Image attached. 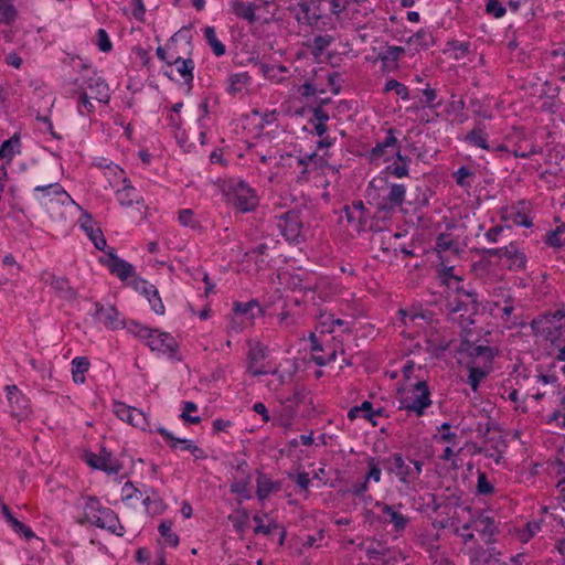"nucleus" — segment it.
<instances>
[{"mask_svg":"<svg viewBox=\"0 0 565 565\" xmlns=\"http://www.w3.org/2000/svg\"><path fill=\"white\" fill-rule=\"evenodd\" d=\"M226 203L241 213H247L258 206L256 191L245 181L236 178L224 180L221 186Z\"/></svg>","mask_w":565,"mask_h":565,"instance_id":"nucleus-1","label":"nucleus"},{"mask_svg":"<svg viewBox=\"0 0 565 565\" xmlns=\"http://www.w3.org/2000/svg\"><path fill=\"white\" fill-rule=\"evenodd\" d=\"M382 466L406 488L414 487L423 472V461L405 459L402 454L393 452L382 459Z\"/></svg>","mask_w":565,"mask_h":565,"instance_id":"nucleus-2","label":"nucleus"},{"mask_svg":"<svg viewBox=\"0 0 565 565\" xmlns=\"http://www.w3.org/2000/svg\"><path fill=\"white\" fill-rule=\"evenodd\" d=\"M127 329L131 334L143 340L151 351L174 358L178 343L170 333L141 326L135 321L129 323Z\"/></svg>","mask_w":565,"mask_h":565,"instance_id":"nucleus-3","label":"nucleus"},{"mask_svg":"<svg viewBox=\"0 0 565 565\" xmlns=\"http://www.w3.org/2000/svg\"><path fill=\"white\" fill-rule=\"evenodd\" d=\"M84 516L90 524L105 529L117 536L125 534V527L120 523L117 514L111 509L103 507L95 497H88L86 499Z\"/></svg>","mask_w":565,"mask_h":565,"instance_id":"nucleus-4","label":"nucleus"},{"mask_svg":"<svg viewBox=\"0 0 565 565\" xmlns=\"http://www.w3.org/2000/svg\"><path fill=\"white\" fill-rule=\"evenodd\" d=\"M431 403L427 383L419 381L398 398V409L422 417L425 415L426 409L431 406Z\"/></svg>","mask_w":565,"mask_h":565,"instance_id":"nucleus-5","label":"nucleus"},{"mask_svg":"<svg viewBox=\"0 0 565 565\" xmlns=\"http://www.w3.org/2000/svg\"><path fill=\"white\" fill-rule=\"evenodd\" d=\"M531 329L535 335L542 337L553 345L561 339L565 331V311L557 310L553 313H545L531 322Z\"/></svg>","mask_w":565,"mask_h":565,"instance_id":"nucleus-6","label":"nucleus"},{"mask_svg":"<svg viewBox=\"0 0 565 565\" xmlns=\"http://www.w3.org/2000/svg\"><path fill=\"white\" fill-rule=\"evenodd\" d=\"M472 529V508L470 505H465L460 508V511L455 510V520L451 531L461 540L465 548L477 542L476 535L471 531Z\"/></svg>","mask_w":565,"mask_h":565,"instance_id":"nucleus-7","label":"nucleus"},{"mask_svg":"<svg viewBox=\"0 0 565 565\" xmlns=\"http://www.w3.org/2000/svg\"><path fill=\"white\" fill-rule=\"evenodd\" d=\"M275 223L286 241L298 242L302 231V220L299 211L289 210L277 215L275 216Z\"/></svg>","mask_w":565,"mask_h":565,"instance_id":"nucleus-8","label":"nucleus"},{"mask_svg":"<svg viewBox=\"0 0 565 565\" xmlns=\"http://www.w3.org/2000/svg\"><path fill=\"white\" fill-rule=\"evenodd\" d=\"M379 513V520L384 524H391L396 533H402L409 523V518L402 513V504L391 505L381 501L374 504Z\"/></svg>","mask_w":565,"mask_h":565,"instance_id":"nucleus-9","label":"nucleus"},{"mask_svg":"<svg viewBox=\"0 0 565 565\" xmlns=\"http://www.w3.org/2000/svg\"><path fill=\"white\" fill-rule=\"evenodd\" d=\"M473 529L479 534L480 539L487 545L494 544L497 542V535L499 533V525L495 519L489 515L482 510H473Z\"/></svg>","mask_w":565,"mask_h":565,"instance_id":"nucleus-10","label":"nucleus"},{"mask_svg":"<svg viewBox=\"0 0 565 565\" xmlns=\"http://www.w3.org/2000/svg\"><path fill=\"white\" fill-rule=\"evenodd\" d=\"M109 171L118 175L122 186L116 191V199L121 206H131L134 204H140L142 196L139 191L132 186L131 182L126 178L125 171L117 164L109 166Z\"/></svg>","mask_w":565,"mask_h":565,"instance_id":"nucleus-11","label":"nucleus"},{"mask_svg":"<svg viewBox=\"0 0 565 565\" xmlns=\"http://www.w3.org/2000/svg\"><path fill=\"white\" fill-rule=\"evenodd\" d=\"M33 192L36 200H39L45 206H49V204L53 203L54 201L62 205L75 203L72 196L57 182L46 185H38L33 189Z\"/></svg>","mask_w":565,"mask_h":565,"instance_id":"nucleus-12","label":"nucleus"},{"mask_svg":"<svg viewBox=\"0 0 565 565\" xmlns=\"http://www.w3.org/2000/svg\"><path fill=\"white\" fill-rule=\"evenodd\" d=\"M85 459L88 466L103 470L107 475H118L122 469L120 461L105 448H102L98 455L94 452L86 454Z\"/></svg>","mask_w":565,"mask_h":565,"instance_id":"nucleus-13","label":"nucleus"},{"mask_svg":"<svg viewBox=\"0 0 565 565\" xmlns=\"http://www.w3.org/2000/svg\"><path fill=\"white\" fill-rule=\"evenodd\" d=\"M367 472L364 476L362 481H356L352 484L350 492L354 497H363L364 493L369 490V483L373 481L374 483H379L382 480V460L379 461L374 457H367L366 460Z\"/></svg>","mask_w":565,"mask_h":565,"instance_id":"nucleus-14","label":"nucleus"},{"mask_svg":"<svg viewBox=\"0 0 565 565\" xmlns=\"http://www.w3.org/2000/svg\"><path fill=\"white\" fill-rule=\"evenodd\" d=\"M233 312H234V319L233 322L235 323L236 319L241 318L239 326L233 328L235 331H241L243 329V326L245 323L253 324L254 319L257 316H264V310L262 309L259 302L256 299H252L247 302H239L236 301L233 305Z\"/></svg>","mask_w":565,"mask_h":565,"instance_id":"nucleus-15","label":"nucleus"},{"mask_svg":"<svg viewBox=\"0 0 565 565\" xmlns=\"http://www.w3.org/2000/svg\"><path fill=\"white\" fill-rule=\"evenodd\" d=\"M114 413L119 419L130 424L134 427L143 430L148 426V419L146 414L138 408L126 405L125 403L115 402Z\"/></svg>","mask_w":565,"mask_h":565,"instance_id":"nucleus-16","label":"nucleus"},{"mask_svg":"<svg viewBox=\"0 0 565 565\" xmlns=\"http://www.w3.org/2000/svg\"><path fill=\"white\" fill-rule=\"evenodd\" d=\"M465 554L468 555L470 565H494L499 563L497 555H500L495 548H486L478 541L467 548Z\"/></svg>","mask_w":565,"mask_h":565,"instance_id":"nucleus-17","label":"nucleus"},{"mask_svg":"<svg viewBox=\"0 0 565 565\" xmlns=\"http://www.w3.org/2000/svg\"><path fill=\"white\" fill-rule=\"evenodd\" d=\"M103 264L109 269L110 274L125 281L135 276V267L119 258L114 249L106 253Z\"/></svg>","mask_w":565,"mask_h":565,"instance_id":"nucleus-18","label":"nucleus"},{"mask_svg":"<svg viewBox=\"0 0 565 565\" xmlns=\"http://www.w3.org/2000/svg\"><path fill=\"white\" fill-rule=\"evenodd\" d=\"M82 86L89 93L90 98L99 103H108L110 98L108 84L96 73L92 76L84 77Z\"/></svg>","mask_w":565,"mask_h":565,"instance_id":"nucleus-19","label":"nucleus"},{"mask_svg":"<svg viewBox=\"0 0 565 565\" xmlns=\"http://www.w3.org/2000/svg\"><path fill=\"white\" fill-rule=\"evenodd\" d=\"M514 299L511 295L504 296L502 302L494 301L491 307V312L498 319H500L507 327L511 328L518 324L516 318L513 316L514 312Z\"/></svg>","mask_w":565,"mask_h":565,"instance_id":"nucleus-20","label":"nucleus"},{"mask_svg":"<svg viewBox=\"0 0 565 565\" xmlns=\"http://www.w3.org/2000/svg\"><path fill=\"white\" fill-rule=\"evenodd\" d=\"M321 1L317 0H299L297 20L308 25L317 24L322 18V10L320 9Z\"/></svg>","mask_w":565,"mask_h":565,"instance_id":"nucleus-21","label":"nucleus"},{"mask_svg":"<svg viewBox=\"0 0 565 565\" xmlns=\"http://www.w3.org/2000/svg\"><path fill=\"white\" fill-rule=\"evenodd\" d=\"M95 308V316L97 320L100 323H103L106 328L113 330L125 328L124 321L120 318V313L115 307H104L100 303H96Z\"/></svg>","mask_w":565,"mask_h":565,"instance_id":"nucleus-22","label":"nucleus"},{"mask_svg":"<svg viewBox=\"0 0 565 565\" xmlns=\"http://www.w3.org/2000/svg\"><path fill=\"white\" fill-rule=\"evenodd\" d=\"M412 163V159L408 156L402 153L401 149L395 151V160L387 164L383 172L396 179L406 178L409 175V167Z\"/></svg>","mask_w":565,"mask_h":565,"instance_id":"nucleus-23","label":"nucleus"},{"mask_svg":"<svg viewBox=\"0 0 565 565\" xmlns=\"http://www.w3.org/2000/svg\"><path fill=\"white\" fill-rule=\"evenodd\" d=\"M158 433L164 438V440L172 449H175L180 445L183 450L190 451L195 457V459L204 458V451L194 445L192 440L177 438L172 435V433L163 427L158 428Z\"/></svg>","mask_w":565,"mask_h":565,"instance_id":"nucleus-24","label":"nucleus"},{"mask_svg":"<svg viewBox=\"0 0 565 565\" xmlns=\"http://www.w3.org/2000/svg\"><path fill=\"white\" fill-rule=\"evenodd\" d=\"M406 186L403 183L388 184V192L383 199V210L393 211L402 207L406 198Z\"/></svg>","mask_w":565,"mask_h":565,"instance_id":"nucleus-25","label":"nucleus"},{"mask_svg":"<svg viewBox=\"0 0 565 565\" xmlns=\"http://www.w3.org/2000/svg\"><path fill=\"white\" fill-rule=\"evenodd\" d=\"M388 149H401L398 139L395 136V129L390 128L386 131V136L382 141L376 142V145L370 150L369 157L371 161L380 160L384 158L385 152Z\"/></svg>","mask_w":565,"mask_h":565,"instance_id":"nucleus-26","label":"nucleus"},{"mask_svg":"<svg viewBox=\"0 0 565 565\" xmlns=\"http://www.w3.org/2000/svg\"><path fill=\"white\" fill-rule=\"evenodd\" d=\"M268 355V349L264 344L257 342L249 347L248 353H247V372L252 376H258L267 374L268 372L264 369H255V364L258 362L265 360Z\"/></svg>","mask_w":565,"mask_h":565,"instance_id":"nucleus-27","label":"nucleus"},{"mask_svg":"<svg viewBox=\"0 0 565 565\" xmlns=\"http://www.w3.org/2000/svg\"><path fill=\"white\" fill-rule=\"evenodd\" d=\"M41 280L49 284L55 292L65 299H72L75 297V291L71 287L68 280L64 277H56L54 274L44 271L41 275Z\"/></svg>","mask_w":565,"mask_h":565,"instance_id":"nucleus-28","label":"nucleus"},{"mask_svg":"<svg viewBox=\"0 0 565 565\" xmlns=\"http://www.w3.org/2000/svg\"><path fill=\"white\" fill-rule=\"evenodd\" d=\"M79 225L98 250H104L106 248V238L99 228L94 227L92 215L84 213L79 218Z\"/></svg>","mask_w":565,"mask_h":565,"instance_id":"nucleus-29","label":"nucleus"},{"mask_svg":"<svg viewBox=\"0 0 565 565\" xmlns=\"http://www.w3.org/2000/svg\"><path fill=\"white\" fill-rule=\"evenodd\" d=\"M6 391H7V399L9 402L11 413L17 416L23 415L29 407L28 398L22 394V392L15 385L6 386Z\"/></svg>","mask_w":565,"mask_h":565,"instance_id":"nucleus-30","label":"nucleus"},{"mask_svg":"<svg viewBox=\"0 0 565 565\" xmlns=\"http://www.w3.org/2000/svg\"><path fill=\"white\" fill-rule=\"evenodd\" d=\"M507 252L503 258L507 259L508 268L511 270H522L526 266L527 258L515 243L505 246Z\"/></svg>","mask_w":565,"mask_h":565,"instance_id":"nucleus-31","label":"nucleus"},{"mask_svg":"<svg viewBox=\"0 0 565 565\" xmlns=\"http://www.w3.org/2000/svg\"><path fill=\"white\" fill-rule=\"evenodd\" d=\"M298 166L301 167V171L297 174V182H306L309 179V164L312 163L316 167L322 168L327 164V160L319 157L316 152L306 154L305 157L298 158Z\"/></svg>","mask_w":565,"mask_h":565,"instance_id":"nucleus-32","label":"nucleus"},{"mask_svg":"<svg viewBox=\"0 0 565 565\" xmlns=\"http://www.w3.org/2000/svg\"><path fill=\"white\" fill-rule=\"evenodd\" d=\"M232 12L239 19L246 20L249 23L256 21V6L254 3L243 2L241 0H232L231 3Z\"/></svg>","mask_w":565,"mask_h":565,"instance_id":"nucleus-33","label":"nucleus"},{"mask_svg":"<svg viewBox=\"0 0 565 565\" xmlns=\"http://www.w3.org/2000/svg\"><path fill=\"white\" fill-rule=\"evenodd\" d=\"M250 84V76L247 72L235 73L227 78V93L236 95L244 92Z\"/></svg>","mask_w":565,"mask_h":565,"instance_id":"nucleus-34","label":"nucleus"},{"mask_svg":"<svg viewBox=\"0 0 565 565\" xmlns=\"http://www.w3.org/2000/svg\"><path fill=\"white\" fill-rule=\"evenodd\" d=\"M502 220L505 222H511L513 225L531 227L533 225L530 216L522 210L512 206L510 210H505L502 213Z\"/></svg>","mask_w":565,"mask_h":565,"instance_id":"nucleus-35","label":"nucleus"},{"mask_svg":"<svg viewBox=\"0 0 565 565\" xmlns=\"http://www.w3.org/2000/svg\"><path fill=\"white\" fill-rule=\"evenodd\" d=\"M168 65H174L178 73L184 79L186 84L193 81L194 62L192 58L175 57L172 62H168Z\"/></svg>","mask_w":565,"mask_h":565,"instance_id":"nucleus-36","label":"nucleus"},{"mask_svg":"<svg viewBox=\"0 0 565 565\" xmlns=\"http://www.w3.org/2000/svg\"><path fill=\"white\" fill-rule=\"evenodd\" d=\"M321 332L332 333L337 329H341L344 332L350 331L349 322L339 318H334L332 315H322L320 317Z\"/></svg>","mask_w":565,"mask_h":565,"instance_id":"nucleus-37","label":"nucleus"},{"mask_svg":"<svg viewBox=\"0 0 565 565\" xmlns=\"http://www.w3.org/2000/svg\"><path fill=\"white\" fill-rule=\"evenodd\" d=\"M72 375L73 381L76 384H83L85 382V373L89 369V360L86 356H76L72 360Z\"/></svg>","mask_w":565,"mask_h":565,"instance_id":"nucleus-38","label":"nucleus"},{"mask_svg":"<svg viewBox=\"0 0 565 565\" xmlns=\"http://www.w3.org/2000/svg\"><path fill=\"white\" fill-rule=\"evenodd\" d=\"M436 443H445L450 446L459 445L458 435L451 430V425L449 423H443L440 427H438V433L433 436Z\"/></svg>","mask_w":565,"mask_h":565,"instance_id":"nucleus-39","label":"nucleus"},{"mask_svg":"<svg viewBox=\"0 0 565 565\" xmlns=\"http://www.w3.org/2000/svg\"><path fill=\"white\" fill-rule=\"evenodd\" d=\"M465 140L472 146L489 150L487 134L481 124L475 126V128L467 134Z\"/></svg>","mask_w":565,"mask_h":565,"instance_id":"nucleus-40","label":"nucleus"},{"mask_svg":"<svg viewBox=\"0 0 565 565\" xmlns=\"http://www.w3.org/2000/svg\"><path fill=\"white\" fill-rule=\"evenodd\" d=\"M399 312L404 316V323L406 326L408 322H412L419 328H425V326L428 324L429 320L431 319V313L428 311L401 310Z\"/></svg>","mask_w":565,"mask_h":565,"instance_id":"nucleus-41","label":"nucleus"},{"mask_svg":"<svg viewBox=\"0 0 565 565\" xmlns=\"http://www.w3.org/2000/svg\"><path fill=\"white\" fill-rule=\"evenodd\" d=\"M75 94L78 95V102H77V111L79 115L85 116L94 113L95 107L93 103L90 102V96L88 95L87 90L84 89L82 85H78V87L74 90Z\"/></svg>","mask_w":565,"mask_h":565,"instance_id":"nucleus-42","label":"nucleus"},{"mask_svg":"<svg viewBox=\"0 0 565 565\" xmlns=\"http://www.w3.org/2000/svg\"><path fill=\"white\" fill-rule=\"evenodd\" d=\"M256 494L259 500H265L278 486L264 473H259L257 478Z\"/></svg>","mask_w":565,"mask_h":565,"instance_id":"nucleus-43","label":"nucleus"},{"mask_svg":"<svg viewBox=\"0 0 565 565\" xmlns=\"http://www.w3.org/2000/svg\"><path fill=\"white\" fill-rule=\"evenodd\" d=\"M17 19V9L13 0H0V23L10 25Z\"/></svg>","mask_w":565,"mask_h":565,"instance_id":"nucleus-44","label":"nucleus"},{"mask_svg":"<svg viewBox=\"0 0 565 565\" xmlns=\"http://www.w3.org/2000/svg\"><path fill=\"white\" fill-rule=\"evenodd\" d=\"M365 553L367 558L371 561L383 558V565H391V561L395 559V557L392 555V552L381 545H379V547H367Z\"/></svg>","mask_w":565,"mask_h":565,"instance_id":"nucleus-45","label":"nucleus"},{"mask_svg":"<svg viewBox=\"0 0 565 565\" xmlns=\"http://www.w3.org/2000/svg\"><path fill=\"white\" fill-rule=\"evenodd\" d=\"M20 152V138L13 135L0 146V159H11L15 153Z\"/></svg>","mask_w":565,"mask_h":565,"instance_id":"nucleus-46","label":"nucleus"},{"mask_svg":"<svg viewBox=\"0 0 565 565\" xmlns=\"http://www.w3.org/2000/svg\"><path fill=\"white\" fill-rule=\"evenodd\" d=\"M488 371L478 366H468L467 384L473 392L478 391L480 383L486 379Z\"/></svg>","mask_w":565,"mask_h":565,"instance_id":"nucleus-47","label":"nucleus"},{"mask_svg":"<svg viewBox=\"0 0 565 565\" xmlns=\"http://www.w3.org/2000/svg\"><path fill=\"white\" fill-rule=\"evenodd\" d=\"M158 531L168 545H170L171 547H175L179 545V536L177 535V533L172 531L171 521H162L158 526Z\"/></svg>","mask_w":565,"mask_h":565,"instance_id":"nucleus-48","label":"nucleus"},{"mask_svg":"<svg viewBox=\"0 0 565 565\" xmlns=\"http://www.w3.org/2000/svg\"><path fill=\"white\" fill-rule=\"evenodd\" d=\"M178 220L182 226L191 230H198L201 227L199 220H196L194 212L191 209H183L179 211Z\"/></svg>","mask_w":565,"mask_h":565,"instance_id":"nucleus-49","label":"nucleus"},{"mask_svg":"<svg viewBox=\"0 0 565 565\" xmlns=\"http://www.w3.org/2000/svg\"><path fill=\"white\" fill-rule=\"evenodd\" d=\"M494 492L493 483L488 479L487 473L478 471L477 493L480 495H490Z\"/></svg>","mask_w":565,"mask_h":565,"instance_id":"nucleus-50","label":"nucleus"},{"mask_svg":"<svg viewBox=\"0 0 565 565\" xmlns=\"http://www.w3.org/2000/svg\"><path fill=\"white\" fill-rule=\"evenodd\" d=\"M394 90L402 99L406 100L409 97L408 88L396 79H390L386 82L384 92L388 93Z\"/></svg>","mask_w":565,"mask_h":565,"instance_id":"nucleus-51","label":"nucleus"},{"mask_svg":"<svg viewBox=\"0 0 565 565\" xmlns=\"http://www.w3.org/2000/svg\"><path fill=\"white\" fill-rule=\"evenodd\" d=\"M362 417L371 422L373 425H376V422L374 420L375 416H380L383 412L382 408L373 409V405L369 401H364L360 406H358Z\"/></svg>","mask_w":565,"mask_h":565,"instance_id":"nucleus-52","label":"nucleus"},{"mask_svg":"<svg viewBox=\"0 0 565 565\" xmlns=\"http://www.w3.org/2000/svg\"><path fill=\"white\" fill-rule=\"evenodd\" d=\"M198 411V405L193 402H184L183 403V409L181 413V418L190 424H199L201 422L200 416H191V413H194Z\"/></svg>","mask_w":565,"mask_h":565,"instance_id":"nucleus-53","label":"nucleus"},{"mask_svg":"<svg viewBox=\"0 0 565 565\" xmlns=\"http://www.w3.org/2000/svg\"><path fill=\"white\" fill-rule=\"evenodd\" d=\"M253 520L256 523V526L254 529L255 534L269 535L273 530L278 527L277 523H275V522H269L268 524H264L263 518L258 514H255L253 516Z\"/></svg>","mask_w":565,"mask_h":565,"instance_id":"nucleus-54","label":"nucleus"},{"mask_svg":"<svg viewBox=\"0 0 565 565\" xmlns=\"http://www.w3.org/2000/svg\"><path fill=\"white\" fill-rule=\"evenodd\" d=\"M486 12L495 19H500L505 14L507 9L499 0H488Z\"/></svg>","mask_w":565,"mask_h":565,"instance_id":"nucleus-55","label":"nucleus"},{"mask_svg":"<svg viewBox=\"0 0 565 565\" xmlns=\"http://www.w3.org/2000/svg\"><path fill=\"white\" fill-rule=\"evenodd\" d=\"M449 50L455 52V57L460 58L468 54L470 50V43L465 41H451L448 43Z\"/></svg>","mask_w":565,"mask_h":565,"instance_id":"nucleus-56","label":"nucleus"},{"mask_svg":"<svg viewBox=\"0 0 565 565\" xmlns=\"http://www.w3.org/2000/svg\"><path fill=\"white\" fill-rule=\"evenodd\" d=\"M147 299H148V302H149L151 309L157 315H160V316L164 315L166 308L161 300L158 289H154V292H152L149 297H147Z\"/></svg>","mask_w":565,"mask_h":565,"instance_id":"nucleus-57","label":"nucleus"},{"mask_svg":"<svg viewBox=\"0 0 565 565\" xmlns=\"http://www.w3.org/2000/svg\"><path fill=\"white\" fill-rule=\"evenodd\" d=\"M472 174L473 173L468 168L462 166L454 173V178L459 186L465 188L470 186L468 179L471 178Z\"/></svg>","mask_w":565,"mask_h":565,"instance_id":"nucleus-58","label":"nucleus"},{"mask_svg":"<svg viewBox=\"0 0 565 565\" xmlns=\"http://www.w3.org/2000/svg\"><path fill=\"white\" fill-rule=\"evenodd\" d=\"M541 530L537 522H529L524 530L519 534L520 541L523 543L529 542Z\"/></svg>","mask_w":565,"mask_h":565,"instance_id":"nucleus-59","label":"nucleus"},{"mask_svg":"<svg viewBox=\"0 0 565 565\" xmlns=\"http://www.w3.org/2000/svg\"><path fill=\"white\" fill-rule=\"evenodd\" d=\"M121 498L124 501H129L134 498L141 499V492L132 484V482L127 481L121 488Z\"/></svg>","mask_w":565,"mask_h":565,"instance_id":"nucleus-60","label":"nucleus"},{"mask_svg":"<svg viewBox=\"0 0 565 565\" xmlns=\"http://www.w3.org/2000/svg\"><path fill=\"white\" fill-rule=\"evenodd\" d=\"M8 523L10 524V526L12 527V530L15 533L22 534L25 539L29 540L34 536L33 531L30 527H28L26 525H24L22 522H20L18 519L13 518Z\"/></svg>","mask_w":565,"mask_h":565,"instance_id":"nucleus-61","label":"nucleus"},{"mask_svg":"<svg viewBox=\"0 0 565 565\" xmlns=\"http://www.w3.org/2000/svg\"><path fill=\"white\" fill-rule=\"evenodd\" d=\"M132 285H134V288L138 292L143 295L146 298L149 297L152 292H154V289H157L154 285H151L147 280L140 279V278L135 279L132 281Z\"/></svg>","mask_w":565,"mask_h":565,"instance_id":"nucleus-62","label":"nucleus"},{"mask_svg":"<svg viewBox=\"0 0 565 565\" xmlns=\"http://www.w3.org/2000/svg\"><path fill=\"white\" fill-rule=\"evenodd\" d=\"M456 243L449 237V235L440 234L436 241V249L438 253L454 249Z\"/></svg>","mask_w":565,"mask_h":565,"instance_id":"nucleus-63","label":"nucleus"},{"mask_svg":"<svg viewBox=\"0 0 565 565\" xmlns=\"http://www.w3.org/2000/svg\"><path fill=\"white\" fill-rule=\"evenodd\" d=\"M423 96H424V104H425L426 107L437 108V107H439L441 105L440 102H436V99H437V92L434 88L426 87L423 90Z\"/></svg>","mask_w":565,"mask_h":565,"instance_id":"nucleus-64","label":"nucleus"}]
</instances>
